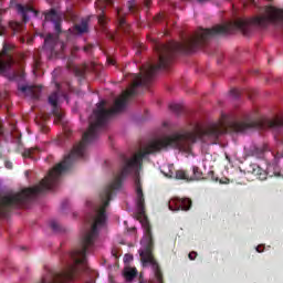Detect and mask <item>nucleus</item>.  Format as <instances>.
<instances>
[{
	"instance_id": "nucleus-27",
	"label": "nucleus",
	"mask_w": 283,
	"mask_h": 283,
	"mask_svg": "<svg viewBox=\"0 0 283 283\" xmlns=\"http://www.w3.org/2000/svg\"><path fill=\"white\" fill-rule=\"evenodd\" d=\"M125 258H126V260H133V256L129 254H126Z\"/></svg>"
},
{
	"instance_id": "nucleus-15",
	"label": "nucleus",
	"mask_w": 283,
	"mask_h": 283,
	"mask_svg": "<svg viewBox=\"0 0 283 283\" xmlns=\"http://www.w3.org/2000/svg\"><path fill=\"white\" fill-rule=\"evenodd\" d=\"M77 34H85L87 32V20H83L80 25L75 27Z\"/></svg>"
},
{
	"instance_id": "nucleus-31",
	"label": "nucleus",
	"mask_w": 283,
	"mask_h": 283,
	"mask_svg": "<svg viewBox=\"0 0 283 283\" xmlns=\"http://www.w3.org/2000/svg\"><path fill=\"white\" fill-rule=\"evenodd\" d=\"M275 176H280V172L275 174Z\"/></svg>"
},
{
	"instance_id": "nucleus-8",
	"label": "nucleus",
	"mask_w": 283,
	"mask_h": 283,
	"mask_svg": "<svg viewBox=\"0 0 283 283\" xmlns=\"http://www.w3.org/2000/svg\"><path fill=\"white\" fill-rule=\"evenodd\" d=\"M170 211H189L191 209V199H172L169 202Z\"/></svg>"
},
{
	"instance_id": "nucleus-1",
	"label": "nucleus",
	"mask_w": 283,
	"mask_h": 283,
	"mask_svg": "<svg viewBox=\"0 0 283 283\" xmlns=\"http://www.w3.org/2000/svg\"><path fill=\"white\" fill-rule=\"evenodd\" d=\"M112 196V191L109 189L104 191L103 202L104 205L99 208L96 218L92 224L91 231L87 232L82 239L81 248H77L71 252V259L73 263L69 265V268L63 272H55L50 276L45 277L42 283H65L67 280H72V275L76 273V271H81L83 266H85L87 259L85 258V251H87V247L94 242V238H96V233L98 229L105 224V207L109 205V198Z\"/></svg>"
},
{
	"instance_id": "nucleus-21",
	"label": "nucleus",
	"mask_w": 283,
	"mask_h": 283,
	"mask_svg": "<svg viewBox=\"0 0 283 283\" xmlns=\"http://www.w3.org/2000/svg\"><path fill=\"white\" fill-rule=\"evenodd\" d=\"M20 90L21 92H28V90L29 92H34V87L32 86H21Z\"/></svg>"
},
{
	"instance_id": "nucleus-5",
	"label": "nucleus",
	"mask_w": 283,
	"mask_h": 283,
	"mask_svg": "<svg viewBox=\"0 0 283 283\" xmlns=\"http://www.w3.org/2000/svg\"><path fill=\"white\" fill-rule=\"evenodd\" d=\"M132 94H134V88L124 92L115 101V105L111 111L105 109V102H99L97 104V109L93 113V118H96V123H92L88 130L84 134V143H87V140H92V138H94V132H96V127L103 125V120H105L107 116H111V114H118V112H123V109H125L127 97L132 96Z\"/></svg>"
},
{
	"instance_id": "nucleus-10",
	"label": "nucleus",
	"mask_w": 283,
	"mask_h": 283,
	"mask_svg": "<svg viewBox=\"0 0 283 283\" xmlns=\"http://www.w3.org/2000/svg\"><path fill=\"white\" fill-rule=\"evenodd\" d=\"M12 65V57H0V72H6V70H10Z\"/></svg>"
},
{
	"instance_id": "nucleus-24",
	"label": "nucleus",
	"mask_w": 283,
	"mask_h": 283,
	"mask_svg": "<svg viewBox=\"0 0 283 283\" xmlns=\"http://www.w3.org/2000/svg\"><path fill=\"white\" fill-rule=\"evenodd\" d=\"M142 78L143 77L138 76V80L134 81V87H136L143 83Z\"/></svg>"
},
{
	"instance_id": "nucleus-9",
	"label": "nucleus",
	"mask_w": 283,
	"mask_h": 283,
	"mask_svg": "<svg viewBox=\"0 0 283 283\" xmlns=\"http://www.w3.org/2000/svg\"><path fill=\"white\" fill-rule=\"evenodd\" d=\"M135 193L137 211L139 216H143V213H145V196L143 195V187H140L139 180L136 181Z\"/></svg>"
},
{
	"instance_id": "nucleus-13",
	"label": "nucleus",
	"mask_w": 283,
	"mask_h": 283,
	"mask_svg": "<svg viewBox=\"0 0 283 283\" xmlns=\"http://www.w3.org/2000/svg\"><path fill=\"white\" fill-rule=\"evenodd\" d=\"M138 271H136V268H127L124 271V275L127 280V282H132L134 277H136Z\"/></svg>"
},
{
	"instance_id": "nucleus-22",
	"label": "nucleus",
	"mask_w": 283,
	"mask_h": 283,
	"mask_svg": "<svg viewBox=\"0 0 283 283\" xmlns=\"http://www.w3.org/2000/svg\"><path fill=\"white\" fill-rule=\"evenodd\" d=\"M189 260H196V258H198V252L192 251L188 254Z\"/></svg>"
},
{
	"instance_id": "nucleus-16",
	"label": "nucleus",
	"mask_w": 283,
	"mask_h": 283,
	"mask_svg": "<svg viewBox=\"0 0 283 283\" xmlns=\"http://www.w3.org/2000/svg\"><path fill=\"white\" fill-rule=\"evenodd\" d=\"M59 19V14L55 11H51L45 15V21H56Z\"/></svg>"
},
{
	"instance_id": "nucleus-23",
	"label": "nucleus",
	"mask_w": 283,
	"mask_h": 283,
	"mask_svg": "<svg viewBox=\"0 0 283 283\" xmlns=\"http://www.w3.org/2000/svg\"><path fill=\"white\" fill-rule=\"evenodd\" d=\"M18 10L23 13V19H24V21H25V20H27V17H25V9H24L22 6H18Z\"/></svg>"
},
{
	"instance_id": "nucleus-7",
	"label": "nucleus",
	"mask_w": 283,
	"mask_h": 283,
	"mask_svg": "<svg viewBox=\"0 0 283 283\" xmlns=\"http://www.w3.org/2000/svg\"><path fill=\"white\" fill-rule=\"evenodd\" d=\"M154 243L151 242V237L147 235L142 240V249L139 250L140 262L143 266L151 265L153 271H155V277L157 282L163 283V273H160V266L156 259L154 258L153 251Z\"/></svg>"
},
{
	"instance_id": "nucleus-25",
	"label": "nucleus",
	"mask_w": 283,
	"mask_h": 283,
	"mask_svg": "<svg viewBox=\"0 0 283 283\" xmlns=\"http://www.w3.org/2000/svg\"><path fill=\"white\" fill-rule=\"evenodd\" d=\"M256 251H258V253H263L264 252V247L258 245Z\"/></svg>"
},
{
	"instance_id": "nucleus-19",
	"label": "nucleus",
	"mask_w": 283,
	"mask_h": 283,
	"mask_svg": "<svg viewBox=\"0 0 283 283\" xmlns=\"http://www.w3.org/2000/svg\"><path fill=\"white\" fill-rule=\"evenodd\" d=\"M283 125V119H274L270 123V127L277 128L282 127Z\"/></svg>"
},
{
	"instance_id": "nucleus-11",
	"label": "nucleus",
	"mask_w": 283,
	"mask_h": 283,
	"mask_svg": "<svg viewBox=\"0 0 283 283\" xmlns=\"http://www.w3.org/2000/svg\"><path fill=\"white\" fill-rule=\"evenodd\" d=\"M230 127L238 134H242L249 127V124L234 122L230 125Z\"/></svg>"
},
{
	"instance_id": "nucleus-28",
	"label": "nucleus",
	"mask_w": 283,
	"mask_h": 283,
	"mask_svg": "<svg viewBox=\"0 0 283 283\" xmlns=\"http://www.w3.org/2000/svg\"><path fill=\"white\" fill-rule=\"evenodd\" d=\"M193 171H195V172L198 171V167H195V168H193Z\"/></svg>"
},
{
	"instance_id": "nucleus-12",
	"label": "nucleus",
	"mask_w": 283,
	"mask_h": 283,
	"mask_svg": "<svg viewBox=\"0 0 283 283\" xmlns=\"http://www.w3.org/2000/svg\"><path fill=\"white\" fill-rule=\"evenodd\" d=\"M247 156H258L262 150L255 144H250L244 148Z\"/></svg>"
},
{
	"instance_id": "nucleus-3",
	"label": "nucleus",
	"mask_w": 283,
	"mask_h": 283,
	"mask_svg": "<svg viewBox=\"0 0 283 283\" xmlns=\"http://www.w3.org/2000/svg\"><path fill=\"white\" fill-rule=\"evenodd\" d=\"M67 169V160L62 161L55 168H53L48 177H45L38 187L27 188L19 193L7 195L0 199V210L3 207H10L12 205H23L25 200L30 198H34L38 193H42V191H48V189H52L54 185H56V180L59 176L63 174Z\"/></svg>"
},
{
	"instance_id": "nucleus-30",
	"label": "nucleus",
	"mask_w": 283,
	"mask_h": 283,
	"mask_svg": "<svg viewBox=\"0 0 283 283\" xmlns=\"http://www.w3.org/2000/svg\"><path fill=\"white\" fill-rule=\"evenodd\" d=\"M56 30H59V24L55 25Z\"/></svg>"
},
{
	"instance_id": "nucleus-2",
	"label": "nucleus",
	"mask_w": 283,
	"mask_h": 283,
	"mask_svg": "<svg viewBox=\"0 0 283 283\" xmlns=\"http://www.w3.org/2000/svg\"><path fill=\"white\" fill-rule=\"evenodd\" d=\"M205 132L201 128H197L192 132L177 133L168 137L156 139L150 142L143 150L135 154L134 157L126 161L122 169V176H127L132 169H138L140 163L147 154H154L165 149L167 147H178L179 149H187L191 144L196 143L198 138H201Z\"/></svg>"
},
{
	"instance_id": "nucleus-26",
	"label": "nucleus",
	"mask_w": 283,
	"mask_h": 283,
	"mask_svg": "<svg viewBox=\"0 0 283 283\" xmlns=\"http://www.w3.org/2000/svg\"><path fill=\"white\" fill-rule=\"evenodd\" d=\"M108 63H109L111 65H115V64H116V60H115V59H108Z\"/></svg>"
},
{
	"instance_id": "nucleus-29",
	"label": "nucleus",
	"mask_w": 283,
	"mask_h": 283,
	"mask_svg": "<svg viewBox=\"0 0 283 283\" xmlns=\"http://www.w3.org/2000/svg\"><path fill=\"white\" fill-rule=\"evenodd\" d=\"M28 12H33L32 9H28Z\"/></svg>"
},
{
	"instance_id": "nucleus-4",
	"label": "nucleus",
	"mask_w": 283,
	"mask_h": 283,
	"mask_svg": "<svg viewBox=\"0 0 283 283\" xmlns=\"http://www.w3.org/2000/svg\"><path fill=\"white\" fill-rule=\"evenodd\" d=\"M232 28V24L217 25L210 30L206 29L200 31L195 38L185 44L161 45L159 51V63L157 66H150L148 74H151L154 70H165V67L169 65V54H171L174 50H191L193 45H199V43H202V41L209 39V36H216V34H227L231 32Z\"/></svg>"
},
{
	"instance_id": "nucleus-18",
	"label": "nucleus",
	"mask_w": 283,
	"mask_h": 283,
	"mask_svg": "<svg viewBox=\"0 0 283 283\" xmlns=\"http://www.w3.org/2000/svg\"><path fill=\"white\" fill-rule=\"evenodd\" d=\"M176 178L178 180H188L189 178L187 177V172H185V170H178L176 172Z\"/></svg>"
},
{
	"instance_id": "nucleus-20",
	"label": "nucleus",
	"mask_w": 283,
	"mask_h": 283,
	"mask_svg": "<svg viewBox=\"0 0 283 283\" xmlns=\"http://www.w3.org/2000/svg\"><path fill=\"white\" fill-rule=\"evenodd\" d=\"M75 154L77 156H82L83 155V144H80L76 148H75Z\"/></svg>"
},
{
	"instance_id": "nucleus-6",
	"label": "nucleus",
	"mask_w": 283,
	"mask_h": 283,
	"mask_svg": "<svg viewBox=\"0 0 283 283\" xmlns=\"http://www.w3.org/2000/svg\"><path fill=\"white\" fill-rule=\"evenodd\" d=\"M283 19V10L275 9L270 7L266 9L265 14L263 17L253 18L251 20H240L234 23V27L239 28V30H244L247 25H258V28H266L270 23H275Z\"/></svg>"
},
{
	"instance_id": "nucleus-14",
	"label": "nucleus",
	"mask_w": 283,
	"mask_h": 283,
	"mask_svg": "<svg viewBox=\"0 0 283 283\" xmlns=\"http://www.w3.org/2000/svg\"><path fill=\"white\" fill-rule=\"evenodd\" d=\"M227 118V114H222L221 115V120L219 122V124H217L212 130L211 134H213L214 136H218V134H220V127H224V120Z\"/></svg>"
},
{
	"instance_id": "nucleus-17",
	"label": "nucleus",
	"mask_w": 283,
	"mask_h": 283,
	"mask_svg": "<svg viewBox=\"0 0 283 283\" xmlns=\"http://www.w3.org/2000/svg\"><path fill=\"white\" fill-rule=\"evenodd\" d=\"M57 101H59V94L53 93V94L50 95V97H49V103H50L51 105H53V107H56Z\"/></svg>"
},
{
	"instance_id": "nucleus-32",
	"label": "nucleus",
	"mask_w": 283,
	"mask_h": 283,
	"mask_svg": "<svg viewBox=\"0 0 283 283\" xmlns=\"http://www.w3.org/2000/svg\"><path fill=\"white\" fill-rule=\"evenodd\" d=\"M74 156V154L71 155V157Z\"/></svg>"
}]
</instances>
